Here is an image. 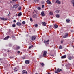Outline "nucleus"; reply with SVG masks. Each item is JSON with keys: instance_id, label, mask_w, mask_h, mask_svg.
I'll return each instance as SVG.
<instances>
[{"instance_id": "dca6fc26", "label": "nucleus", "mask_w": 74, "mask_h": 74, "mask_svg": "<svg viewBox=\"0 0 74 74\" xmlns=\"http://www.w3.org/2000/svg\"><path fill=\"white\" fill-rule=\"evenodd\" d=\"M41 15L42 16H45V14L44 13V11H42V12L41 13Z\"/></svg>"}, {"instance_id": "49530a36", "label": "nucleus", "mask_w": 74, "mask_h": 74, "mask_svg": "<svg viewBox=\"0 0 74 74\" xmlns=\"http://www.w3.org/2000/svg\"><path fill=\"white\" fill-rule=\"evenodd\" d=\"M9 32H11V29H9Z\"/></svg>"}, {"instance_id": "e433bc0d", "label": "nucleus", "mask_w": 74, "mask_h": 74, "mask_svg": "<svg viewBox=\"0 0 74 74\" xmlns=\"http://www.w3.org/2000/svg\"><path fill=\"white\" fill-rule=\"evenodd\" d=\"M30 21L31 22H32L33 21V19H32V18H30Z\"/></svg>"}, {"instance_id": "6e6d98bb", "label": "nucleus", "mask_w": 74, "mask_h": 74, "mask_svg": "<svg viewBox=\"0 0 74 74\" xmlns=\"http://www.w3.org/2000/svg\"><path fill=\"white\" fill-rule=\"evenodd\" d=\"M35 0H34V1H36Z\"/></svg>"}, {"instance_id": "a211bd4d", "label": "nucleus", "mask_w": 74, "mask_h": 74, "mask_svg": "<svg viewBox=\"0 0 74 74\" xmlns=\"http://www.w3.org/2000/svg\"><path fill=\"white\" fill-rule=\"evenodd\" d=\"M42 24L44 26H46V23H45V22H42Z\"/></svg>"}, {"instance_id": "f3484780", "label": "nucleus", "mask_w": 74, "mask_h": 74, "mask_svg": "<svg viewBox=\"0 0 74 74\" xmlns=\"http://www.w3.org/2000/svg\"><path fill=\"white\" fill-rule=\"evenodd\" d=\"M21 23H20V22H18L16 23V25L17 26H21Z\"/></svg>"}, {"instance_id": "1a4fd4ad", "label": "nucleus", "mask_w": 74, "mask_h": 74, "mask_svg": "<svg viewBox=\"0 0 74 74\" xmlns=\"http://www.w3.org/2000/svg\"><path fill=\"white\" fill-rule=\"evenodd\" d=\"M46 2L48 4H51L52 3L51 2V1L49 0L47 1Z\"/></svg>"}, {"instance_id": "9b49d317", "label": "nucleus", "mask_w": 74, "mask_h": 74, "mask_svg": "<svg viewBox=\"0 0 74 74\" xmlns=\"http://www.w3.org/2000/svg\"><path fill=\"white\" fill-rule=\"evenodd\" d=\"M66 57H67V56L66 55H64L62 56L61 58L62 59H65V58H66Z\"/></svg>"}, {"instance_id": "ddd939ff", "label": "nucleus", "mask_w": 74, "mask_h": 74, "mask_svg": "<svg viewBox=\"0 0 74 74\" xmlns=\"http://www.w3.org/2000/svg\"><path fill=\"white\" fill-rule=\"evenodd\" d=\"M72 59H74V57L73 56H72L71 57V56H70L69 58H68V59H69V60H71Z\"/></svg>"}, {"instance_id": "473e14b6", "label": "nucleus", "mask_w": 74, "mask_h": 74, "mask_svg": "<svg viewBox=\"0 0 74 74\" xmlns=\"http://www.w3.org/2000/svg\"><path fill=\"white\" fill-rule=\"evenodd\" d=\"M60 11V10H57L56 11V12H57V13H59Z\"/></svg>"}, {"instance_id": "4c0bfd02", "label": "nucleus", "mask_w": 74, "mask_h": 74, "mask_svg": "<svg viewBox=\"0 0 74 74\" xmlns=\"http://www.w3.org/2000/svg\"><path fill=\"white\" fill-rule=\"evenodd\" d=\"M9 47H11V46H12V44H9Z\"/></svg>"}, {"instance_id": "de8ad7c7", "label": "nucleus", "mask_w": 74, "mask_h": 74, "mask_svg": "<svg viewBox=\"0 0 74 74\" xmlns=\"http://www.w3.org/2000/svg\"><path fill=\"white\" fill-rule=\"evenodd\" d=\"M49 27H52V25H50Z\"/></svg>"}, {"instance_id": "c85d7f7f", "label": "nucleus", "mask_w": 74, "mask_h": 74, "mask_svg": "<svg viewBox=\"0 0 74 74\" xmlns=\"http://www.w3.org/2000/svg\"><path fill=\"white\" fill-rule=\"evenodd\" d=\"M40 64L42 66H44V63H40Z\"/></svg>"}, {"instance_id": "4be33fe9", "label": "nucleus", "mask_w": 74, "mask_h": 74, "mask_svg": "<svg viewBox=\"0 0 74 74\" xmlns=\"http://www.w3.org/2000/svg\"><path fill=\"white\" fill-rule=\"evenodd\" d=\"M72 4H73V6H74V0H73L71 1Z\"/></svg>"}, {"instance_id": "7c9ffc66", "label": "nucleus", "mask_w": 74, "mask_h": 74, "mask_svg": "<svg viewBox=\"0 0 74 74\" xmlns=\"http://www.w3.org/2000/svg\"><path fill=\"white\" fill-rule=\"evenodd\" d=\"M49 14L50 15H53V13L52 12H50L49 13Z\"/></svg>"}, {"instance_id": "58836bf2", "label": "nucleus", "mask_w": 74, "mask_h": 74, "mask_svg": "<svg viewBox=\"0 0 74 74\" xmlns=\"http://www.w3.org/2000/svg\"><path fill=\"white\" fill-rule=\"evenodd\" d=\"M17 53H18V54H19V53H20V51H18L17 52Z\"/></svg>"}, {"instance_id": "f8f14e48", "label": "nucleus", "mask_w": 74, "mask_h": 74, "mask_svg": "<svg viewBox=\"0 0 74 74\" xmlns=\"http://www.w3.org/2000/svg\"><path fill=\"white\" fill-rule=\"evenodd\" d=\"M22 73L23 74H27V71L25 70H23L22 71Z\"/></svg>"}, {"instance_id": "4468645a", "label": "nucleus", "mask_w": 74, "mask_h": 74, "mask_svg": "<svg viewBox=\"0 0 74 74\" xmlns=\"http://www.w3.org/2000/svg\"><path fill=\"white\" fill-rule=\"evenodd\" d=\"M10 38V36H7L4 38V40H8V38Z\"/></svg>"}, {"instance_id": "f704fd0d", "label": "nucleus", "mask_w": 74, "mask_h": 74, "mask_svg": "<svg viewBox=\"0 0 74 74\" xmlns=\"http://www.w3.org/2000/svg\"><path fill=\"white\" fill-rule=\"evenodd\" d=\"M35 27H37L38 26V25L37 24H35L34 25Z\"/></svg>"}, {"instance_id": "72a5a7b5", "label": "nucleus", "mask_w": 74, "mask_h": 74, "mask_svg": "<svg viewBox=\"0 0 74 74\" xmlns=\"http://www.w3.org/2000/svg\"><path fill=\"white\" fill-rule=\"evenodd\" d=\"M22 24H23V25L25 24V23H26V22H25V21H23L22 22Z\"/></svg>"}, {"instance_id": "aec40b11", "label": "nucleus", "mask_w": 74, "mask_h": 74, "mask_svg": "<svg viewBox=\"0 0 74 74\" xmlns=\"http://www.w3.org/2000/svg\"><path fill=\"white\" fill-rule=\"evenodd\" d=\"M16 49H20V47L19 46H16Z\"/></svg>"}, {"instance_id": "c03bdc74", "label": "nucleus", "mask_w": 74, "mask_h": 74, "mask_svg": "<svg viewBox=\"0 0 74 74\" xmlns=\"http://www.w3.org/2000/svg\"><path fill=\"white\" fill-rule=\"evenodd\" d=\"M63 41H61V43L62 44V43H63Z\"/></svg>"}, {"instance_id": "f257e3e1", "label": "nucleus", "mask_w": 74, "mask_h": 74, "mask_svg": "<svg viewBox=\"0 0 74 74\" xmlns=\"http://www.w3.org/2000/svg\"><path fill=\"white\" fill-rule=\"evenodd\" d=\"M63 70H62V69L58 68L56 69L55 70V73H59L60 72V71H62Z\"/></svg>"}, {"instance_id": "423d86ee", "label": "nucleus", "mask_w": 74, "mask_h": 74, "mask_svg": "<svg viewBox=\"0 0 74 74\" xmlns=\"http://www.w3.org/2000/svg\"><path fill=\"white\" fill-rule=\"evenodd\" d=\"M36 39V36H33L32 37L31 40L32 41H34V40H35Z\"/></svg>"}, {"instance_id": "c756f323", "label": "nucleus", "mask_w": 74, "mask_h": 74, "mask_svg": "<svg viewBox=\"0 0 74 74\" xmlns=\"http://www.w3.org/2000/svg\"><path fill=\"white\" fill-rule=\"evenodd\" d=\"M21 8H22V7H21V6H19L18 7V10H21Z\"/></svg>"}, {"instance_id": "f03ea898", "label": "nucleus", "mask_w": 74, "mask_h": 74, "mask_svg": "<svg viewBox=\"0 0 74 74\" xmlns=\"http://www.w3.org/2000/svg\"><path fill=\"white\" fill-rule=\"evenodd\" d=\"M47 52L46 51H45L43 52V55L42 56L43 57H45L47 56Z\"/></svg>"}, {"instance_id": "4d7b16f0", "label": "nucleus", "mask_w": 74, "mask_h": 74, "mask_svg": "<svg viewBox=\"0 0 74 74\" xmlns=\"http://www.w3.org/2000/svg\"><path fill=\"white\" fill-rule=\"evenodd\" d=\"M1 65V64H0V65Z\"/></svg>"}, {"instance_id": "412c9836", "label": "nucleus", "mask_w": 74, "mask_h": 74, "mask_svg": "<svg viewBox=\"0 0 74 74\" xmlns=\"http://www.w3.org/2000/svg\"><path fill=\"white\" fill-rule=\"evenodd\" d=\"M56 18H59V17H60V15H59V14H56Z\"/></svg>"}, {"instance_id": "13d9d810", "label": "nucleus", "mask_w": 74, "mask_h": 74, "mask_svg": "<svg viewBox=\"0 0 74 74\" xmlns=\"http://www.w3.org/2000/svg\"><path fill=\"white\" fill-rule=\"evenodd\" d=\"M37 1H38V0H36Z\"/></svg>"}, {"instance_id": "09e8293b", "label": "nucleus", "mask_w": 74, "mask_h": 74, "mask_svg": "<svg viewBox=\"0 0 74 74\" xmlns=\"http://www.w3.org/2000/svg\"><path fill=\"white\" fill-rule=\"evenodd\" d=\"M9 50H8L7 51V52H9Z\"/></svg>"}, {"instance_id": "6e6552de", "label": "nucleus", "mask_w": 74, "mask_h": 74, "mask_svg": "<svg viewBox=\"0 0 74 74\" xmlns=\"http://www.w3.org/2000/svg\"><path fill=\"white\" fill-rule=\"evenodd\" d=\"M0 19L1 20H2V21H6V20H7V18H1L0 17Z\"/></svg>"}, {"instance_id": "b1692460", "label": "nucleus", "mask_w": 74, "mask_h": 74, "mask_svg": "<svg viewBox=\"0 0 74 74\" xmlns=\"http://www.w3.org/2000/svg\"><path fill=\"white\" fill-rule=\"evenodd\" d=\"M33 47V45L30 46H29V49H31V48H32Z\"/></svg>"}, {"instance_id": "7ed1b4c3", "label": "nucleus", "mask_w": 74, "mask_h": 74, "mask_svg": "<svg viewBox=\"0 0 74 74\" xmlns=\"http://www.w3.org/2000/svg\"><path fill=\"white\" fill-rule=\"evenodd\" d=\"M18 6H19V5L18 4H16L13 5V8H18Z\"/></svg>"}, {"instance_id": "37998d69", "label": "nucleus", "mask_w": 74, "mask_h": 74, "mask_svg": "<svg viewBox=\"0 0 74 74\" xmlns=\"http://www.w3.org/2000/svg\"><path fill=\"white\" fill-rule=\"evenodd\" d=\"M10 58L12 59V58H13V57H10Z\"/></svg>"}, {"instance_id": "bf43d9fd", "label": "nucleus", "mask_w": 74, "mask_h": 74, "mask_svg": "<svg viewBox=\"0 0 74 74\" xmlns=\"http://www.w3.org/2000/svg\"><path fill=\"white\" fill-rule=\"evenodd\" d=\"M73 47H74V46H73Z\"/></svg>"}, {"instance_id": "79ce46f5", "label": "nucleus", "mask_w": 74, "mask_h": 74, "mask_svg": "<svg viewBox=\"0 0 74 74\" xmlns=\"http://www.w3.org/2000/svg\"><path fill=\"white\" fill-rule=\"evenodd\" d=\"M13 22H16V20H14L13 21Z\"/></svg>"}, {"instance_id": "a19ab883", "label": "nucleus", "mask_w": 74, "mask_h": 74, "mask_svg": "<svg viewBox=\"0 0 74 74\" xmlns=\"http://www.w3.org/2000/svg\"><path fill=\"white\" fill-rule=\"evenodd\" d=\"M44 7V5H42V8H43Z\"/></svg>"}, {"instance_id": "052dcab7", "label": "nucleus", "mask_w": 74, "mask_h": 74, "mask_svg": "<svg viewBox=\"0 0 74 74\" xmlns=\"http://www.w3.org/2000/svg\"><path fill=\"white\" fill-rule=\"evenodd\" d=\"M0 2H1L0 1Z\"/></svg>"}, {"instance_id": "2eb2a0df", "label": "nucleus", "mask_w": 74, "mask_h": 74, "mask_svg": "<svg viewBox=\"0 0 74 74\" xmlns=\"http://www.w3.org/2000/svg\"><path fill=\"white\" fill-rule=\"evenodd\" d=\"M18 0H12V1L10 2L11 3H14V2H16Z\"/></svg>"}, {"instance_id": "20e7f679", "label": "nucleus", "mask_w": 74, "mask_h": 74, "mask_svg": "<svg viewBox=\"0 0 74 74\" xmlns=\"http://www.w3.org/2000/svg\"><path fill=\"white\" fill-rule=\"evenodd\" d=\"M44 43L45 44H46V45L48 44L49 43V40H48L47 41L45 40L44 41Z\"/></svg>"}, {"instance_id": "39448f33", "label": "nucleus", "mask_w": 74, "mask_h": 74, "mask_svg": "<svg viewBox=\"0 0 74 74\" xmlns=\"http://www.w3.org/2000/svg\"><path fill=\"white\" fill-rule=\"evenodd\" d=\"M69 33H66L65 35L63 36V38H66V37H68Z\"/></svg>"}, {"instance_id": "603ef678", "label": "nucleus", "mask_w": 74, "mask_h": 74, "mask_svg": "<svg viewBox=\"0 0 74 74\" xmlns=\"http://www.w3.org/2000/svg\"><path fill=\"white\" fill-rule=\"evenodd\" d=\"M9 12V14L10 13V11Z\"/></svg>"}, {"instance_id": "c9c22d12", "label": "nucleus", "mask_w": 74, "mask_h": 74, "mask_svg": "<svg viewBox=\"0 0 74 74\" xmlns=\"http://www.w3.org/2000/svg\"><path fill=\"white\" fill-rule=\"evenodd\" d=\"M38 10H40L41 9V8L40 7H38L37 8Z\"/></svg>"}, {"instance_id": "a18cd8bd", "label": "nucleus", "mask_w": 74, "mask_h": 74, "mask_svg": "<svg viewBox=\"0 0 74 74\" xmlns=\"http://www.w3.org/2000/svg\"><path fill=\"white\" fill-rule=\"evenodd\" d=\"M71 32H73V30H71Z\"/></svg>"}, {"instance_id": "bb28decb", "label": "nucleus", "mask_w": 74, "mask_h": 74, "mask_svg": "<svg viewBox=\"0 0 74 74\" xmlns=\"http://www.w3.org/2000/svg\"><path fill=\"white\" fill-rule=\"evenodd\" d=\"M54 27H55L56 28H58V25H57L55 24L54 25Z\"/></svg>"}, {"instance_id": "3c124183", "label": "nucleus", "mask_w": 74, "mask_h": 74, "mask_svg": "<svg viewBox=\"0 0 74 74\" xmlns=\"http://www.w3.org/2000/svg\"><path fill=\"white\" fill-rule=\"evenodd\" d=\"M48 74H51V73H48Z\"/></svg>"}, {"instance_id": "9d476101", "label": "nucleus", "mask_w": 74, "mask_h": 74, "mask_svg": "<svg viewBox=\"0 0 74 74\" xmlns=\"http://www.w3.org/2000/svg\"><path fill=\"white\" fill-rule=\"evenodd\" d=\"M56 2L57 4H61V2L60 1L58 0L56 1Z\"/></svg>"}, {"instance_id": "a878e982", "label": "nucleus", "mask_w": 74, "mask_h": 74, "mask_svg": "<svg viewBox=\"0 0 74 74\" xmlns=\"http://www.w3.org/2000/svg\"><path fill=\"white\" fill-rule=\"evenodd\" d=\"M18 15L19 16H20L21 15H22V13L20 12L18 14Z\"/></svg>"}, {"instance_id": "5701e85b", "label": "nucleus", "mask_w": 74, "mask_h": 74, "mask_svg": "<svg viewBox=\"0 0 74 74\" xmlns=\"http://www.w3.org/2000/svg\"><path fill=\"white\" fill-rule=\"evenodd\" d=\"M32 16L34 18H36V14H35L34 15H33Z\"/></svg>"}, {"instance_id": "ea45409f", "label": "nucleus", "mask_w": 74, "mask_h": 74, "mask_svg": "<svg viewBox=\"0 0 74 74\" xmlns=\"http://www.w3.org/2000/svg\"><path fill=\"white\" fill-rule=\"evenodd\" d=\"M41 56H41V55H40L39 56V58H41Z\"/></svg>"}, {"instance_id": "2f4dec72", "label": "nucleus", "mask_w": 74, "mask_h": 74, "mask_svg": "<svg viewBox=\"0 0 74 74\" xmlns=\"http://www.w3.org/2000/svg\"><path fill=\"white\" fill-rule=\"evenodd\" d=\"M59 49H62V47L61 45H60L59 46Z\"/></svg>"}, {"instance_id": "5fc2aeb1", "label": "nucleus", "mask_w": 74, "mask_h": 74, "mask_svg": "<svg viewBox=\"0 0 74 74\" xmlns=\"http://www.w3.org/2000/svg\"><path fill=\"white\" fill-rule=\"evenodd\" d=\"M24 1H26V0H24Z\"/></svg>"}, {"instance_id": "864d4df0", "label": "nucleus", "mask_w": 74, "mask_h": 74, "mask_svg": "<svg viewBox=\"0 0 74 74\" xmlns=\"http://www.w3.org/2000/svg\"><path fill=\"white\" fill-rule=\"evenodd\" d=\"M35 12H37V11H35Z\"/></svg>"}, {"instance_id": "6ab92c4d", "label": "nucleus", "mask_w": 74, "mask_h": 74, "mask_svg": "<svg viewBox=\"0 0 74 74\" xmlns=\"http://www.w3.org/2000/svg\"><path fill=\"white\" fill-rule=\"evenodd\" d=\"M66 22H67V23H70V20L69 19H67L66 20Z\"/></svg>"}, {"instance_id": "393cba45", "label": "nucleus", "mask_w": 74, "mask_h": 74, "mask_svg": "<svg viewBox=\"0 0 74 74\" xmlns=\"http://www.w3.org/2000/svg\"><path fill=\"white\" fill-rule=\"evenodd\" d=\"M17 69H16V68H15L14 69V71H15V72H16V71H17Z\"/></svg>"}, {"instance_id": "8fccbe9b", "label": "nucleus", "mask_w": 74, "mask_h": 74, "mask_svg": "<svg viewBox=\"0 0 74 74\" xmlns=\"http://www.w3.org/2000/svg\"><path fill=\"white\" fill-rule=\"evenodd\" d=\"M35 74H38V73H35Z\"/></svg>"}, {"instance_id": "cd10ccee", "label": "nucleus", "mask_w": 74, "mask_h": 74, "mask_svg": "<svg viewBox=\"0 0 74 74\" xmlns=\"http://www.w3.org/2000/svg\"><path fill=\"white\" fill-rule=\"evenodd\" d=\"M15 24H13L12 25V26L13 27H15Z\"/></svg>"}, {"instance_id": "0eeeda50", "label": "nucleus", "mask_w": 74, "mask_h": 74, "mask_svg": "<svg viewBox=\"0 0 74 74\" xmlns=\"http://www.w3.org/2000/svg\"><path fill=\"white\" fill-rule=\"evenodd\" d=\"M25 62L26 64H29L30 63V60H26Z\"/></svg>"}]
</instances>
